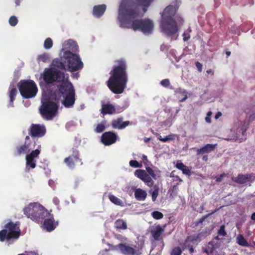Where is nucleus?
Masks as SVG:
<instances>
[{"instance_id":"obj_1","label":"nucleus","mask_w":255,"mask_h":255,"mask_svg":"<svg viewBox=\"0 0 255 255\" xmlns=\"http://www.w3.org/2000/svg\"><path fill=\"white\" fill-rule=\"evenodd\" d=\"M154 0H122L120 5L118 19L120 26L122 28H131L134 31L139 30L145 35L151 34L154 29V23L149 18L135 19L131 25L128 19H134L139 14L138 5L143 6L142 10L145 12L147 8Z\"/></svg>"},{"instance_id":"obj_2","label":"nucleus","mask_w":255,"mask_h":255,"mask_svg":"<svg viewBox=\"0 0 255 255\" xmlns=\"http://www.w3.org/2000/svg\"><path fill=\"white\" fill-rule=\"evenodd\" d=\"M115 65L110 71V77L107 81V86L114 94L123 93L127 87L128 76L127 72V64L124 59L115 61Z\"/></svg>"},{"instance_id":"obj_3","label":"nucleus","mask_w":255,"mask_h":255,"mask_svg":"<svg viewBox=\"0 0 255 255\" xmlns=\"http://www.w3.org/2000/svg\"><path fill=\"white\" fill-rule=\"evenodd\" d=\"M178 7L177 5H169L160 13V29L165 34L172 38L178 31L179 26L183 25L184 22L183 18L176 15Z\"/></svg>"},{"instance_id":"obj_4","label":"nucleus","mask_w":255,"mask_h":255,"mask_svg":"<svg viewBox=\"0 0 255 255\" xmlns=\"http://www.w3.org/2000/svg\"><path fill=\"white\" fill-rule=\"evenodd\" d=\"M52 65L58 69L74 72L82 69L84 64L79 55L65 50L60 58H55Z\"/></svg>"},{"instance_id":"obj_5","label":"nucleus","mask_w":255,"mask_h":255,"mask_svg":"<svg viewBox=\"0 0 255 255\" xmlns=\"http://www.w3.org/2000/svg\"><path fill=\"white\" fill-rule=\"evenodd\" d=\"M48 210L38 203H31L24 208V214L32 221L42 223L49 214Z\"/></svg>"},{"instance_id":"obj_6","label":"nucleus","mask_w":255,"mask_h":255,"mask_svg":"<svg viewBox=\"0 0 255 255\" xmlns=\"http://www.w3.org/2000/svg\"><path fill=\"white\" fill-rule=\"evenodd\" d=\"M58 107L57 103L50 99H42L41 105L39 108V113L44 119L51 120L56 116Z\"/></svg>"},{"instance_id":"obj_7","label":"nucleus","mask_w":255,"mask_h":255,"mask_svg":"<svg viewBox=\"0 0 255 255\" xmlns=\"http://www.w3.org/2000/svg\"><path fill=\"white\" fill-rule=\"evenodd\" d=\"M20 235L19 224L10 221L5 225L4 229L0 231V241L17 239Z\"/></svg>"},{"instance_id":"obj_8","label":"nucleus","mask_w":255,"mask_h":255,"mask_svg":"<svg viewBox=\"0 0 255 255\" xmlns=\"http://www.w3.org/2000/svg\"><path fill=\"white\" fill-rule=\"evenodd\" d=\"M21 96L25 99L34 97L37 93V87L32 80H20L17 84Z\"/></svg>"},{"instance_id":"obj_9","label":"nucleus","mask_w":255,"mask_h":255,"mask_svg":"<svg viewBox=\"0 0 255 255\" xmlns=\"http://www.w3.org/2000/svg\"><path fill=\"white\" fill-rule=\"evenodd\" d=\"M146 170L142 169H137L134 172V175L137 178L143 181L148 186L152 187L153 186L154 182L151 177L156 180V175L154 170L150 167H146Z\"/></svg>"},{"instance_id":"obj_10","label":"nucleus","mask_w":255,"mask_h":255,"mask_svg":"<svg viewBox=\"0 0 255 255\" xmlns=\"http://www.w3.org/2000/svg\"><path fill=\"white\" fill-rule=\"evenodd\" d=\"M43 78L46 84H52L54 82L58 83L65 80V74L59 70L46 69L43 74Z\"/></svg>"},{"instance_id":"obj_11","label":"nucleus","mask_w":255,"mask_h":255,"mask_svg":"<svg viewBox=\"0 0 255 255\" xmlns=\"http://www.w3.org/2000/svg\"><path fill=\"white\" fill-rule=\"evenodd\" d=\"M109 250L120 251L124 255H135L136 250L127 243H120L117 245L109 244Z\"/></svg>"},{"instance_id":"obj_12","label":"nucleus","mask_w":255,"mask_h":255,"mask_svg":"<svg viewBox=\"0 0 255 255\" xmlns=\"http://www.w3.org/2000/svg\"><path fill=\"white\" fill-rule=\"evenodd\" d=\"M32 141L29 135L26 136L25 141L23 144L17 145L15 147L13 152L15 156H19L27 154L30 150V146Z\"/></svg>"},{"instance_id":"obj_13","label":"nucleus","mask_w":255,"mask_h":255,"mask_svg":"<svg viewBox=\"0 0 255 255\" xmlns=\"http://www.w3.org/2000/svg\"><path fill=\"white\" fill-rule=\"evenodd\" d=\"M46 132L44 125L32 124L28 129V134L32 137H41L45 134Z\"/></svg>"},{"instance_id":"obj_14","label":"nucleus","mask_w":255,"mask_h":255,"mask_svg":"<svg viewBox=\"0 0 255 255\" xmlns=\"http://www.w3.org/2000/svg\"><path fill=\"white\" fill-rule=\"evenodd\" d=\"M58 83H59L57 85L58 93L63 97L75 92L72 84L68 80L66 81L64 80L62 82Z\"/></svg>"},{"instance_id":"obj_15","label":"nucleus","mask_w":255,"mask_h":255,"mask_svg":"<svg viewBox=\"0 0 255 255\" xmlns=\"http://www.w3.org/2000/svg\"><path fill=\"white\" fill-rule=\"evenodd\" d=\"M73 154L65 158L64 160V162L70 168L73 169L75 167L76 163L79 162L82 165L83 162L79 157V151L76 149L73 151Z\"/></svg>"},{"instance_id":"obj_16","label":"nucleus","mask_w":255,"mask_h":255,"mask_svg":"<svg viewBox=\"0 0 255 255\" xmlns=\"http://www.w3.org/2000/svg\"><path fill=\"white\" fill-rule=\"evenodd\" d=\"M255 180V176L252 173L239 174L237 177H232V180L235 183L244 184Z\"/></svg>"},{"instance_id":"obj_17","label":"nucleus","mask_w":255,"mask_h":255,"mask_svg":"<svg viewBox=\"0 0 255 255\" xmlns=\"http://www.w3.org/2000/svg\"><path fill=\"white\" fill-rule=\"evenodd\" d=\"M43 228L48 232L53 231L58 225V222H55L54 216L49 212V214L43 220Z\"/></svg>"},{"instance_id":"obj_18","label":"nucleus","mask_w":255,"mask_h":255,"mask_svg":"<svg viewBox=\"0 0 255 255\" xmlns=\"http://www.w3.org/2000/svg\"><path fill=\"white\" fill-rule=\"evenodd\" d=\"M118 136L112 131L104 132L101 136V141L105 145H110L117 141Z\"/></svg>"},{"instance_id":"obj_19","label":"nucleus","mask_w":255,"mask_h":255,"mask_svg":"<svg viewBox=\"0 0 255 255\" xmlns=\"http://www.w3.org/2000/svg\"><path fill=\"white\" fill-rule=\"evenodd\" d=\"M216 146L217 144H213L208 143L200 148L193 147L192 149L196 151V155L198 156L214 151Z\"/></svg>"},{"instance_id":"obj_20","label":"nucleus","mask_w":255,"mask_h":255,"mask_svg":"<svg viewBox=\"0 0 255 255\" xmlns=\"http://www.w3.org/2000/svg\"><path fill=\"white\" fill-rule=\"evenodd\" d=\"M64 100L62 101V104L67 108L73 107L75 102V92L63 96Z\"/></svg>"},{"instance_id":"obj_21","label":"nucleus","mask_w":255,"mask_h":255,"mask_svg":"<svg viewBox=\"0 0 255 255\" xmlns=\"http://www.w3.org/2000/svg\"><path fill=\"white\" fill-rule=\"evenodd\" d=\"M123 118H118L117 119L113 120L112 122V127L114 128L122 129L130 125L129 121L123 122Z\"/></svg>"},{"instance_id":"obj_22","label":"nucleus","mask_w":255,"mask_h":255,"mask_svg":"<svg viewBox=\"0 0 255 255\" xmlns=\"http://www.w3.org/2000/svg\"><path fill=\"white\" fill-rule=\"evenodd\" d=\"M164 231V228H162L160 225H158L151 231L150 233L155 241H160L163 240L162 235Z\"/></svg>"},{"instance_id":"obj_23","label":"nucleus","mask_w":255,"mask_h":255,"mask_svg":"<svg viewBox=\"0 0 255 255\" xmlns=\"http://www.w3.org/2000/svg\"><path fill=\"white\" fill-rule=\"evenodd\" d=\"M115 112L116 109L113 104L109 102L105 104H102L101 110V114L103 115H112L114 114Z\"/></svg>"},{"instance_id":"obj_24","label":"nucleus","mask_w":255,"mask_h":255,"mask_svg":"<svg viewBox=\"0 0 255 255\" xmlns=\"http://www.w3.org/2000/svg\"><path fill=\"white\" fill-rule=\"evenodd\" d=\"M106 5L104 4L95 5L93 9V14L96 17H100L105 12Z\"/></svg>"},{"instance_id":"obj_25","label":"nucleus","mask_w":255,"mask_h":255,"mask_svg":"<svg viewBox=\"0 0 255 255\" xmlns=\"http://www.w3.org/2000/svg\"><path fill=\"white\" fill-rule=\"evenodd\" d=\"M170 89L174 90V92L175 94H180L181 96H183L184 97L182 99H181L179 100L180 102H184L188 98L187 97V92L186 90L181 88H178L176 89H174L172 86H170L169 87Z\"/></svg>"},{"instance_id":"obj_26","label":"nucleus","mask_w":255,"mask_h":255,"mask_svg":"<svg viewBox=\"0 0 255 255\" xmlns=\"http://www.w3.org/2000/svg\"><path fill=\"white\" fill-rule=\"evenodd\" d=\"M134 196L138 201H144L147 196V193L143 189L138 188L135 190Z\"/></svg>"},{"instance_id":"obj_27","label":"nucleus","mask_w":255,"mask_h":255,"mask_svg":"<svg viewBox=\"0 0 255 255\" xmlns=\"http://www.w3.org/2000/svg\"><path fill=\"white\" fill-rule=\"evenodd\" d=\"M114 227L118 231L126 230L128 228L127 223L122 219H118L114 224Z\"/></svg>"},{"instance_id":"obj_28","label":"nucleus","mask_w":255,"mask_h":255,"mask_svg":"<svg viewBox=\"0 0 255 255\" xmlns=\"http://www.w3.org/2000/svg\"><path fill=\"white\" fill-rule=\"evenodd\" d=\"M26 167L25 170L26 172H29L30 168L33 169L35 168L36 165V160L33 158H31L26 156Z\"/></svg>"},{"instance_id":"obj_29","label":"nucleus","mask_w":255,"mask_h":255,"mask_svg":"<svg viewBox=\"0 0 255 255\" xmlns=\"http://www.w3.org/2000/svg\"><path fill=\"white\" fill-rule=\"evenodd\" d=\"M219 245L218 243H214L213 241H211L209 242L207 247L204 250V252L207 254H212L213 253L215 250L219 247Z\"/></svg>"},{"instance_id":"obj_30","label":"nucleus","mask_w":255,"mask_h":255,"mask_svg":"<svg viewBox=\"0 0 255 255\" xmlns=\"http://www.w3.org/2000/svg\"><path fill=\"white\" fill-rule=\"evenodd\" d=\"M17 93V91L15 87L11 88V85L9 88V97L10 99V105L12 107L13 106V101L15 100V97Z\"/></svg>"},{"instance_id":"obj_31","label":"nucleus","mask_w":255,"mask_h":255,"mask_svg":"<svg viewBox=\"0 0 255 255\" xmlns=\"http://www.w3.org/2000/svg\"><path fill=\"white\" fill-rule=\"evenodd\" d=\"M157 135L158 139H159L160 141L163 142H167L169 141L174 140L176 138V137L177 136V135L176 134H172V133L166 136L165 137H162L159 134H157Z\"/></svg>"},{"instance_id":"obj_32","label":"nucleus","mask_w":255,"mask_h":255,"mask_svg":"<svg viewBox=\"0 0 255 255\" xmlns=\"http://www.w3.org/2000/svg\"><path fill=\"white\" fill-rule=\"evenodd\" d=\"M109 199L111 202L114 203V204L120 206L121 207H123L124 206V204L122 200H121L120 198L117 197L114 195H109Z\"/></svg>"},{"instance_id":"obj_33","label":"nucleus","mask_w":255,"mask_h":255,"mask_svg":"<svg viewBox=\"0 0 255 255\" xmlns=\"http://www.w3.org/2000/svg\"><path fill=\"white\" fill-rule=\"evenodd\" d=\"M149 193L151 194L152 200L155 201L158 195L159 187L157 185H155L153 187V189L149 191Z\"/></svg>"},{"instance_id":"obj_34","label":"nucleus","mask_w":255,"mask_h":255,"mask_svg":"<svg viewBox=\"0 0 255 255\" xmlns=\"http://www.w3.org/2000/svg\"><path fill=\"white\" fill-rule=\"evenodd\" d=\"M106 121H103L97 125L94 131L97 133H101L106 129Z\"/></svg>"},{"instance_id":"obj_35","label":"nucleus","mask_w":255,"mask_h":255,"mask_svg":"<svg viewBox=\"0 0 255 255\" xmlns=\"http://www.w3.org/2000/svg\"><path fill=\"white\" fill-rule=\"evenodd\" d=\"M237 243L242 246L243 247H248L249 246V243L245 239L244 236L242 235H240L237 237Z\"/></svg>"},{"instance_id":"obj_36","label":"nucleus","mask_w":255,"mask_h":255,"mask_svg":"<svg viewBox=\"0 0 255 255\" xmlns=\"http://www.w3.org/2000/svg\"><path fill=\"white\" fill-rule=\"evenodd\" d=\"M200 235H193L188 236L186 239L185 241L189 243H194L197 241L199 238Z\"/></svg>"},{"instance_id":"obj_37","label":"nucleus","mask_w":255,"mask_h":255,"mask_svg":"<svg viewBox=\"0 0 255 255\" xmlns=\"http://www.w3.org/2000/svg\"><path fill=\"white\" fill-rule=\"evenodd\" d=\"M40 153V150L38 149H36L34 150H32L29 154H27L26 156L31 158L35 159L36 158L39 156Z\"/></svg>"},{"instance_id":"obj_38","label":"nucleus","mask_w":255,"mask_h":255,"mask_svg":"<svg viewBox=\"0 0 255 255\" xmlns=\"http://www.w3.org/2000/svg\"><path fill=\"white\" fill-rule=\"evenodd\" d=\"M53 45V41L51 38H47L44 42V47L46 49H49L52 47Z\"/></svg>"},{"instance_id":"obj_39","label":"nucleus","mask_w":255,"mask_h":255,"mask_svg":"<svg viewBox=\"0 0 255 255\" xmlns=\"http://www.w3.org/2000/svg\"><path fill=\"white\" fill-rule=\"evenodd\" d=\"M152 217L156 220L161 219L163 217V215L159 211H154L151 213Z\"/></svg>"},{"instance_id":"obj_40","label":"nucleus","mask_w":255,"mask_h":255,"mask_svg":"<svg viewBox=\"0 0 255 255\" xmlns=\"http://www.w3.org/2000/svg\"><path fill=\"white\" fill-rule=\"evenodd\" d=\"M225 225L221 226L219 230L218 231V235L222 237L226 236L227 233L225 231Z\"/></svg>"},{"instance_id":"obj_41","label":"nucleus","mask_w":255,"mask_h":255,"mask_svg":"<svg viewBox=\"0 0 255 255\" xmlns=\"http://www.w3.org/2000/svg\"><path fill=\"white\" fill-rule=\"evenodd\" d=\"M216 210H215L214 211H212L210 213L203 216L201 219H200L198 221L197 224H202L207 218H208L210 216L215 213L216 212Z\"/></svg>"},{"instance_id":"obj_42","label":"nucleus","mask_w":255,"mask_h":255,"mask_svg":"<svg viewBox=\"0 0 255 255\" xmlns=\"http://www.w3.org/2000/svg\"><path fill=\"white\" fill-rule=\"evenodd\" d=\"M18 20L15 16H11L9 19V23L12 26H15Z\"/></svg>"},{"instance_id":"obj_43","label":"nucleus","mask_w":255,"mask_h":255,"mask_svg":"<svg viewBox=\"0 0 255 255\" xmlns=\"http://www.w3.org/2000/svg\"><path fill=\"white\" fill-rule=\"evenodd\" d=\"M130 166L134 168H140L142 167V164H139L136 160H131L129 161Z\"/></svg>"},{"instance_id":"obj_44","label":"nucleus","mask_w":255,"mask_h":255,"mask_svg":"<svg viewBox=\"0 0 255 255\" xmlns=\"http://www.w3.org/2000/svg\"><path fill=\"white\" fill-rule=\"evenodd\" d=\"M182 254V250L180 247L174 248L171 253V255H181Z\"/></svg>"},{"instance_id":"obj_45","label":"nucleus","mask_w":255,"mask_h":255,"mask_svg":"<svg viewBox=\"0 0 255 255\" xmlns=\"http://www.w3.org/2000/svg\"><path fill=\"white\" fill-rule=\"evenodd\" d=\"M160 84L162 86L167 88L170 87V82L168 79H165L160 81Z\"/></svg>"},{"instance_id":"obj_46","label":"nucleus","mask_w":255,"mask_h":255,"mask_svg":"<svg viewBox=\"0 0 255 255\" xmlns=\"http://www.w3.org/2000/svg\"><path fill=\"white\" fill-rule=\"evenodd\" d=\"M115 238L121 242L127 241L128 240L127 238L123 237L120 234H116L115 235Z\"/></svg>"},{"instance_id":"obj_47","label":"nucleus","mask_w":255,"mask_h":255,"mask_svg":"<svg viewBox=\"0 0 255 255\" xmlns=\"http://www.w3.org/2000/svg\"><path fill=\"white\" fill-rule=\"evenodd\" d=\"M181 171H182L183 174H185L186 175L190 176L191 175V169H190L188 167L185 166V167L183 168Z\"/></svg>"},{"instance_id":"obj_48","label":"nucleus","mask_w":255,"mask_h":255,"mask_svg":"<svg viewBox=\"0 0 255 255\" xmlns=\"http://www.w3.org/2000/svg\"><path fill=\"white\" fill-rule=\"evenodd\" d=\"M185 166L186 165H185L182 162L178 161L175 166L177 169L181 170L183 168L185 167Z\"/></svg>"},{"instance_id":"obj_49","label":"nucleus","mask_w":255,"mask_h":255,"mask_svg":"<svg viewBox=\"0 0 255 255\" xmlns=\"http://www.w3.org/2000/svg\"><path fill=\"white\" fill-rule=\"evenodd\" d=\"M212 112L210 111L207 113V116L205 118V121L206 122L208 123H210L211 122V119L210 116L212 115Z\"/></svg>"},{"instance_id":"obj_50","label":"nucleus","mask_w":255,"mask_h":255,"mask_svg":"<svg viewBox=\"0 0 255 255\" xmlns=\"http://www.w3.org/2000/svg\"><path fill=\"white\" fill-rule=\"evenodd\" d=\"M195 65L197 68L199 72H201L202 70V65L199 62H196L195 63Z\"/></svg>"},{"instance_id":"obj_51","label":"nucleus","mask_w":255,"mask_h":255,"mask_svg":"<svg viewBox=\"0 0 255 255\" xmlns=\"http://www.w3.org/2000/svg\"><path fill=\"white\" fill-rule=\"evenodd\" d=\"M184 246L186 249H189L191 247H193V246L190 244V243L186 242V241H185Z\"/></svg>"},{"instance_id":"obj_52","label":"nucleus","mask_w":255,"mask_h":255,"mask_svg":"<svg viewBox=\"0 0 255 255\" xmlns=\"http://www.w3.org/2000/svg\"><path fill=\"white\" fill-rule=\"evenodd\" d=\"M53 203L55 205H57V206L59 205V203H60L59 199L56 197H54L53 199Z\"/></svg>"},{"instance_id":"obj_53","label":"nucleus","mask_w":255,"mask_h":255,"mask_svg":"<svg viewBox=\"0 0 255 255\" xmlns=\"http://www.w3.org/2000/svg\"><path fill=\"white\" fill-rule=\"evenodd\" d=\"M141 159L143 160V163L146 165L147 164V162H148L147 156L145 155H142Z\"/></svg>"},{"instance_id":"obj_54","label":"nucleus","mask_w":255,"mask_h":255,"mask_svg":"<svg viewBox=\"0 0 255 255\" xmlns=\"http://www.w3.org/2000/svg\"><path fill=\"white\" fill-rule=\"evenodd\" d=\"M183 40L184 41H187L190 37L189 35H187V34L186 33H184L183 34Z\"/></svg>"},{"instance_id":"obj_55","label":"nucleus","mask_w":255,"mask_h":255,"mask_svg":"<svg viewBox=\"0 0 255 255\" xmlns=\"http://www.w3.org/2000/svg\"><path fill=\"white\" fill-rule=\"evenodd\" d=\"M160 49L162 51H164L165 50H167L168 47L165 44H162L160 46Z\"/></svg>"},{"instance_id":"obj_56","label":"nucleus","mask_w":255,"mask_h":255,"mask_svg":"<svg viewBox=\"0 0 255 255\" xmlns=\"http://www.w3.org/2000/svg\"><path fill=\"white\" fill-rule=\"evenodd\" d=\"M202 160L205 162H207L208 160V156L207 154H203Z\"/></svg>"},{"instance_id":"obj_57","label":"nucleus","mask_w":255,"mask_h":255,"mask_svg":"<svg viewBox=\"0 0 255 255\" xmlns=\"http://www.w3.org/2000/svg\"><path fill=\"white\" fill-rule=\"evenodd\" d=\"M222 116V113L220 112H218L215 115V118L218 119L220 117Z\"/></svg>"},{"instance_id":"obj_58","label":"nucleus","mask_w":255,"mask_h":255,"mask_svg":"<svg viewBox=\"0 0 255 255\" xmlns=\"http://www.w3.org/2000/svg\"><path fill=\"white\" fill-rule=\"evenodd\" d=\"M223 176H224V174H221L220 176V177H219L218 178H217L216 181L217 182H221Z\"/></svg>"},{"instance_id":"obj_59","label":"nucleus","mask_w":255,"mask_h":255,"mask_svg":"<svg viewBox=\"0 0 255 255\" xmlns=\"http://www.w3.org/2000/svg\"><path fill=\"white\" fill-rule=\"evenodd\" d=\"M40 58L42 59L43 61H45L46 58V55H42L40 56Z\"/></svg>"},{"instance_id":"obj_60","label":"nucleus","mask_w":255,"mask_h":255,"mask_svg":"<svg viewBox=\"0 0 255 255\" xmlns=\"http://www.w3.org/2000/svg\"><path fill=\"white\" fill-rule=\"evenodd\" d=\"M189 250V252L190 254H192L194 252V249L193 247H191L190 248L188 249Z\"/></svg>"},{"instance_id":"obj_61","label":"nucleus","mask_w":255,"mask_h":255,"mask_svg":"<svg viewBox=\"0 0 255 255\" xmlns=\"http://www.w3.org/2000/svg\"><path fill=\"white\" fill-rule=\"evenodd\" d=\"M251 219L255 221V212H254L251 216Z\"/></svg>"},{"instance_id":"obj_62","label":"nucleus","mask_w":255,"mask_h":255,"mask_svg":"<svg viewBox=\"0 0 255 255\" xmlns=\"http://www.w3.org/2000/svg\"><path fill=\"white\" fill-rule=\"evenodd\" d=\"M20 0H15V4L16 6H18L20 5Z\"/></svg>"},{"instance_id":"obj_63","label":"nucleus","mask_w":255,"mask_h":255,"mask_svg":"<svg viewBox=\"0 0 255 255\" xmlns=\"http://www.w3.org/2000/svg\"><path fill=\"white\" fill-rule=\"evenodd\" d=\"M206 72L208 73V74H212L213 75V71L212 70V69H209Z\"/></svg>"},{"instance_id":"obj_64","label":"nucleus","mask_w":255,"mask_h":255,"mask_svg":"<svg viewBox=\"0 0 255 255\" xmlns=\"http://www.w3.org/2000/svg\"><path fill=\"white\" fill-rule=\"evenodd\" d=\"M226 53V54H227L228 57H229L231 55V52L230 51H227Z\"/></svg>"}]
</instances>
